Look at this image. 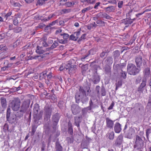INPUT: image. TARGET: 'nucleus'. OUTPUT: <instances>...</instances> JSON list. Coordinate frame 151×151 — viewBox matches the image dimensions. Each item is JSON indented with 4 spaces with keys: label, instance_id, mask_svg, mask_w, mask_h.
Returning <instances> with one entry per match:
<instances>
[{
    "label": "nucleus",
    "instance_id": "b1692460",
    "mask_svg": "<svg viewBox=\"0 0 151 151\" xmlns=\"http://www.w3.org/2000/svg\"><path fill=\"white\" fill-rule=\"evenodd\" d=\"M47 73H48L47 71L45 70L40 73V80L45 79L46 81V77Z\"/></svg>",
    "mask_w": 151,
    "mask_h": 151
},
{
    "label": "nucleus",
    "instance_id": "7ed1b4c3",
    "mask_svg": "<svg viewBox=\"0 0 151 151\" xmlns=\"http://www.w3.org/2000/svg\"><path fill=\"white\" fill-rule=\"evenodd\" d=\"M135 60L137 68H145L147 66V60L143 59L141 56L139 55L135 57Z\"/></svg>",
    "mask_w": 151,
    "mask_h": 151
},
{
    "label": "nucleus",
    "instance_id": "8fccbe9b",
    "mask_svg": "<svg viewBox=\"0 0 151 151\" xmlns=\"http://www.w3.org/2000/svg\"><path fill=\"white\" fill-rule=\"evenodd\" d=\"M127 73L125 70L121 71L120 73L121 77H122L123 79H125L126 78Z\"/></svg>",
    "mask_w": 151,
    "mask_h": 151
},
{
    "label": "nucleus",
    "instance_id": "423d86ee",
    "mask_svg": "<svg viewBox=\"0 0 151 151\" xmlns=\"http://www.w3.org/2000/svg\"><path fill=\"white\" fill-rule=\"evenodd\" d=\"M75 99L76 102L77 103H79L81 101L83 104H84L87 101L88 99L87 96H82L77 93L75 94Z\"/></svg>",
    "mask_w": 151,
    "mask_h": 151
},
{
    "label": "nucleus",
    "instance_id": "f8f14e48",
    "mask_svg": "<svg viewBox=\"0 0 151 151\" xmlns=\"http://www.w3.org/2000/svg\"><path fill=\"white\" fill-rule=\"evenodd\" d=\"M147 82V80L145 79H142V83L137 89V91L139 93H143L144 88L146 86Z\"/></svg>",
    "mask_w": 151,
    "mask_h": 151
},
{
    "label": "nucleus",
    "instance_id": "ddd939ff",
    "mask_svg": "<svg viewBox=\"0 0 151 151\" xmlns=\"http://www.w3.org/2000/svg\"><path fill=\"white\" fill-rule=\"evenodd\" d=\"M123 137L122 135H119L117 138L114 144L115 146H119L121 145L123 142Z\"/></svg>",
    "mask_w": 151,
    "mask_h": 151
},
{
    "label": "nucleus",
    "instance_id": "1a4fd4ad",
    "mask_svg": "<svg viewBox=\"0 0 151 151\" xmlns=\"http://www.w3.org/2000/svg\"><path fill=\"white\" fill-rule=\"evenodd\" d=\"M60 117V114L58 113H56L52 116V122L53 124L52 127L54 129H55L56 127Z\"/></svg>",
    "mask_w": 151,
    "mask_h": 151
},
{
    "label": "nucleus",
    "instance_id": "6e6d98bb",
    "mask_svg": "<svg viewBox=\"0 0 151 151\" xmlns=\"http://www.w3.org/2000/svg\"><path fill=\"white\" fill-rule=\"evenodd\" d=\"M78 38V37L75 36L73 35H71L69 37V40L74 41H76Z\"/></svg>",
    "mask_w": 151,
    "mask_h": 151
},
{
    "label": "nucleus",
    "instance_id": "49530a36",
    "mask_svg": "<svg viewBox=\"0 0 151 151\" xmlns=\"http://www.w3.org/2000/svg\"><path fill=\"white\" fill-rule=\"evenodd\" d=\"M25 112H21L20 109L19 111L17 112V113L16 114H15V115L17 117L20 118L21 117L23 116V114Z\"/></svg>",
    "mask_w": 151,
    "mask_h": 151
},
{
    "label": "nucleus",
    "instance_id": "774afa93",
    "mask_svg": "<svg viewBox=\"0 0 151 151\" xmlns=\"http://www.w3.org/2000/svg\"><path fill=\"white\" fill-rule=\"evenodd\" d=\"M8 124L6 123L5 124L3 127V130L4 132H6L7 130H8Z\"/></svg>",
    "mask_w": 151,
    "mask_h": 151
},
{
    "label": "nucleus",
    "instance_id": "6ab92c4d",
    "mask_svg": "<svg viewBox=\"0 0 151 151\" xmlns=\"http://www.w3.org/2000/svg\"><path fill=\"white\" fill-rule=\"evenodd\" d=\"M134 130L132 129H130L128 130L125 134L126 137L129 139H131L133 137V135L134 133Z\"/></svg>",
    "mask_w": 151,
    "mask_h": 151
},
{
    "label": "nucleus",
    "instance_id": "a19ab883",
    "mask_svg": "<svg viewBox=\"0 0 151 151\" xmlns=\"http://www.w3.org/2000/svg\"><path fill=\"white\" fill-rule=\"evenodd\" d=\"M82 73L85 72L88 69V65L87 64L83 65L81 66Z\"/></svg>",
    "mask_w": 151,
    "mask_h": 151
},
{
    "label": "nucleus",
    "instance_id": "c9c22d12",
    "mask_svg": "<svg viewBox=\"0 0 151 151\" xmlns=\"http://www.w3.org/2000/svg\"><path fill=\"white\" fill-rule=\"evenodd\" d=\"M108 138L110 140H113L114 138V132L112 131L107 133Z\"/></svg>",
    "mask_w": 151,
    "mask_h": 151
},
{
    "label": "nucleus",
    "instance_id": "ea45409f",
    "mask_svg": "<svg viewBox=\"0 0 151 151\" xmlns=\"http://www.w3.org/2000/svg\"><path fill=\"white\" fill-rule=\"evenodd\" d=\"M11 109L10 108H7L6 111V118L7 120H9L10 116Z\"/></svg>",
    "mask_w": 151,
    "mask_h": 151
},
{
    "label": "nucleus",
    "instance_id": "338daca9",
    "mask_svg": "<svg viewBox=\"0 0 151 151\" xmlns=\"http://www.w3.org/2000/svg\"><path fill=\"white\" fill-rule=\"evenodd\" d=\"M74 4V3H73V4L72 2L68 1L65 3V5L66 6L68 7H70L72 5H73Z\"/></svg>",
    "mask_w": 151,
    "mask_h": 151
},
{
    "label": "nucleus",
    "instance_id": "13d9d810",
    "mask_svg": "<svg viewBox=\"0 0 151 151\" xmlns=\"http://www.w3.org/2000/svg\"><path fill=\"white\" fill-rule=\"evenodd\" d=\"M58 20H56L54 21H53L51 23H50L48 25H47L46 27H50L51 26H53L56 23H57L58 22Z\"/></svg>",
    "mask_w": 151,
    "mask_h": 151
},
{
    "label": "nucleus",
    "instance_id": "2eb2a0df",
    "mask_svg": "<svg viewBox=\"0 0 151 151\" xmlns=\"http://www.w3.org/2000/svg\"><path fill=\"white\" fill-rule=\"evenodd\" d=\"M43 114V112L40 111L39 113L33 115L34 119V123L38 124V121L41 119Z\"/></svg>",
    "mask_w": 151,
    "mask_h": 151
},
{
    "label": "nucleus",
    "instance_id": "dca6fc26",
    "mask_svg": "<svg viewBox=\"0 0 151 151\" xmlns=\"http://www.w3.org/2000/svg\"><path fill=\"white\" fill-rule=\"evenodd\" d=\"M105 119L106 123V127L110 129H112L114 125V121L108 117H106Z\"/></svg>",
    "mask_w": 151,
    "mask_h": 151
},
{
    "label": "nucleus",
    "instance_id": "9b49d317",
    "mask_svg": "<svg viewBox=\"0 0 151 151\" xmlns=\"http://www.w3.org/2000/svg\"><path fill=\"white\" fill-rule=\"evenodd\" d=\"M71 110L74 115H76L79 113L81 111V108L77 105L73 104L71 106Z\"/></svg>",
    "mask_w": 151,
    "mask_h": 151
},
{
    "label": "nucleus",
    "instance_id": "72a5a7b5",
    "mask_svg": "<svg viewBox=\"0 0 151 151\" xmlns=\"http://www.w3.org/2000/svg\"><path fill=\"white\" fill-rule=\"evenodd\" d=\"M20 14H17L15 15L13 20V24L14 25H17L18 24L19 21L18 20L17 18H20Z\"/></svg>",
    "mask_w": 151,
    "mask_h": 151
},
{
    "label": "nucleus",
    "instance_id": "6e6552de",
    "mask_svg": "<svg viewBox=\"0 0 151 151\" xmlns=\"http://www.w3.org/2000/svg\"><path fill=\"white\" fill-rule=\"evenodd\" d=\"M30 102L29 99H25L22 103L21 107V111L25 112L29 107Z\"/></svg>",
    "mask_w": 151,
    "mask_h": 151
},
{
    "label": "nucleus",
    "instance_id": "4be33fe9",
    "mask_svg": "<svg viewBox=\"0 0 151 151\" xmlns=\"http://www.w3.org/2000/svg\"><path fill=\"white\" fill-rule=\"evenodd\" d=\"M68 133L71 135H73V128L72 123L69 121L68 123Z\"/></svg>",
    "mask_w": 151,
    "mask_h": 151
},
{
    "label": "nucleus",
    "instance_id": "e2e57ef3",
    "mask_svg": "<svg viewBox=\"0 0 151 151\" xmlns=\"http://www.w3.org/2000/svg\"><path fill=\"white\" fill-rule=\"evenodd\" d=\"M86 34H84L82 35L81 37L79 38L78 40V43H80V42L82 41L83 39H84L85 38V37L86 36Z\"/></svg>",
    "mask_w": 151,
    "mask_h": 151
},
{
    "label": "nucleus",
    "instance_id": "4c0bfd02",
    "mask_svg": "<svg viewBox=\"0 0 151 151\" xmlns=\"http://www.w3.org/2000/svg\"><path fill=\"white\" fill-rule=\"evenodd\" d=\"M104 69L105 73L106 74H111V68L109 66H106L104 68Z\"/></svg>",
    "mask_w": 151,
    "mask_h": 151
},
{
    "label": "nucleus",
    "instance_id": "a18cd8bd",
    "mask_svg": "<svg viewBox=\"0 0 151 151\" xmlns=\"http://www.w3.org/2000/svg\"><path fill=\"white\" fill-rule=\"evenodd\" d=\"M76 69L75 65H71L70 69L69 70V71L70 73L75 72V70Z\"/></svg>",
    "mask_w": 151,
    "mask_h": 151
},
{
    "label": "nucleus",
    "instance_id": "58836bf2",
    "mask_svg": "<svg viewBox=\"0 0 151 151\" xmlns=\"http://www.w3.org/2000/svg\"><path fill=\"white\" fill-rule=\"evenodd\" d=\"M60 35L61 36H63V38L64 40H67L69 37V35L63 32L61 33Z\"/></svg>",
    "mask_w": 151,
    "mask_h": 151
},
{
    "label": "nucleus",
    "instance_id": "de8ad7c7",
    "mask_svg": "<svg viewBox=\"0 0 151 151\" xmlns=\"http://www.w3.org/2000/svg\"><path fill=\"white\" fill-rule=\"evenodd\" d=\"M58 45V41H54L53 44L50 47V48L51 49H53L54 48L56 47Z\"/></svg>",
    "mask_w": 151,
    "mask_h": 151
},
{
    "label": "nucleus",
    "instance_id": "bb28decb",
    "mask_svg": "<svg viewBox=\"0 0 151 151\" xmlns=\"http://www.w3.org/2000/svg\"><path fill=\"white\" fill-rule=\"evenodd\" d=\"M106 12L108 13L111 12H114L115 10V8L114 6H109L105 8Z\"/></svg>",
    "mask_w": 151,
    "mask_h": 151
},
{
    "label": "nucleus",
    "instance_id": "f03ea898",
    "mask_svg": "<svg viewBox=\"0 0 151 151\" xmlns=\"http://www.w3.org/2000/svg\"><path fill=\"white\" fill-rule=\"evenodd\" d=\"M141 70L133 64L129 63L127 67V72L129 75L134 76L139 73Z\"/></svg>",
    "mask_w": 151,
    "mask_h": 151
},
{
    "label": "nucleus",
    "instance_id": "5701e85b",
    "mask_svg": "<svg viewBox=\"0 0 151 151\" xmlns=\"http://www.w3.org/2000/svg\"><path fill=\"white\" fill-rule=\"evenodd\" d=\"M0 100L2 107L4 109L6 108L7 106L6 99L4 97H2L0 98Z\"/></svg>",
    "mask_w": 151,
    "mask_h": 151
},
{
    "label": "nucleus",
    "instance_id": "aec40b11",
    "mask_svg": "<svg viewBox=\"0 0 151 151\" xmlns=\"http://www.w3.org/2000/svg\"><path fill=\"white\" fill-rule=\"evenodd\" d=\"M114 129L116 133H120L122 130L121 125L119 122L116 123L114 124Z\"/></svg>",
    "mask_w": 151,
    "mask_h": 151
},
{
    "label": "nucleus",
    "instance_id": "0eeeda50",
    "mask_svg": "<svg viewBox=\"0 0 151 151\" xmlns=\"http://www.w3.org/2000/svg\"><path fill=\"white\" fill-rule=\"evenodd\" d=\"M132 11V10H131L129 11L128 13L126 14L127 17H129V18H126L121 20V23H123L126 25V27H128L129 24H131L133 22V21L132 20V19L130 18L131 16L130 14V13H131Z\"/></svg>",
    "mask_w": 151,
    "mask_h": 151
},
{
    "label": "nucleus",
    "instance_id": "c756f323",
    "mask_svg": "<svg viewBox=\"0 0 151 151\" xmlns=\"http://www.w3.org/2000/svg\"><path fill=\"white\" fill-rule=\"evenodd\" d=\"M105 62L107 65H110L113 63V58L111 57H108L105 60Z\"/></svg>",
    "mask_w": 151,
    "mask_h": 151
},
{
    "label": "nucleus",
    "instance_id": "3c124183",
    "mask_svg": "<svg viewBox=\"0 0 151 151\" xmlns=\"http://www.w3.org/2000/svg\"><path fill=\"white\" fill-rule=\"evenodd\" d=\"M57 41L59 43L62 44H65L68 43L67 40H60L58 38L57 39Z\"/></svg>",
    "mask_w": 151,
    "mask_h": 151
},
{
    "label": "nucleus",
    "instance_id": "e433bc0d",
    "mask_svg": "<svg viewBox=\"0 0 151 151\" xmlns=\"http://www.w3.org/2000/svg\"><path fill=\"white\" fill-rule=\"evenodd\" d=\"M120 70L122 71L125 70L126 64L125 63H121L120 65Z\"/></svg>",
    "mask_w": 151,
    "mask_h": 151
},
{
    "label": "nucleus",
    "instance_id": "a878e982",
    "mask_svg": "<svg viewBox=\"0 0 151 151\" xmlns=\"http://www.w3.org/2000/svg\"><path fill=\"white\" fill-rule=\"evenodd\" d=\"M55 149L56 151H63V147L58 142H56L55 143Z\"/></svg>",
    "mask_w": 151,
    "mask_h": 151
},
{
    "label": "nucleus",
    "instance_id": "09e8293b",
    "mask_svg": "<svg viewBox=\"0 0 151 151\" xmlns=\"http://www.w3.org/2000/svg\"><path fill=\"white\" fill-rule=\"evenodd\" d=\"M104 14L105 13L100 12L98 13L96 15V17H98L99 18H101L104 17Z\"/></svg>",
    "mask_w": 151,
    "mask_h": 151
},
{
    "label": "nucleus",
    "instance_id": "0e129e2a",
    "mask_svg": "<svg viewBox=\"0 0 151 151\" xmlns=\"http://www.w3.org/2000/svg\"><path fill=\"white\" fill-rule=\"evenodd\" d=\"M92 8H93L92 7H91V6L88 7L86 8H85L83 9L82 10V12L83 13H85L86 12L92 9Z\"/></svg>",
    "mask_w": 151,
    "mask_h": 151
},
{
    "label": "nucleus",
    "instance_id": "4d7b16f0",
    "mask_svg": "<svg viewBox=\"0 0 151 151\" xmlns=\"http://www.w3.org/2000/svg\"><path fill=\"white\" fill-rule=\"evenodd\" d=\"M87 112L88 111H86V109L85 108H83L81 110V113L82 114L81 116H82V117L85 116L87 114Z\"/></svg>",
    "mask_w": 151,
    "mask_h": 151
},
{
    "label": "nucleus",
    "instance_id": "c85d7f7f",
    "mask_svg": "<svg viewBox=\"0 0 151 151\" xmlns=\"http://www.w3.org/2000/svg\"><path fill=\"white\" fill-rule=\"evenodd\" d=\"M46 51H45L42 49V47H40L39 46H37V48L36 50V52L38 54H43Z\"/></svg>",
    "mask_w": 151,
    "mask_h": 151
},
{
    "label": "nucleus",
    "instance_id": "c03bdc74",
    "mask_svg": "<svg viewBox=\"0 0 151 151\" xmlns=\"http://www.w3.org/2000/svg\"><path fill=\"white\" fill-rule=\"evenodd\" d=\"M101 95L102 96H104L106 95V92L105 90V89L104 86H102L101 87Z\"/></svg>",
    "mask_w": 151,
    "mask_h": 151
},
{
    "label": "nucleus",
    "instance_id": "a211bd4d",
    "mask_svg": "<svg viewBox=\"0 0 151 151\" xmlns=\"http://www.w3.org/2000/svg\"><path fill=\"white\" fill-rule=\"evenodd\" d=\"M82 118V116L74 117V124L78 127V129H80V124L81 122V119Z\"/></svg>",
    "mask_w": 151,
    "mask_h": 151
},
{
    "label": "nucleus",
    "instance_id": "37998d69",
    "mask_svg": "<svg viewBox=\"0 0 151 151\" xmlns=\"http://www.w3.org/2000/svg\"><path fill=\"white\" fill-rule=\"evenodd\" d=\"M136 39V35H134L132 39L130 40L128 43L127 45H132L133 42L135 41Z\"/></svg>",
    "mask_w": 151,
    "mask_h": 151
},
{
    "label": "nucleus",
    "instance_id": "79ce46f5",
    "mask_svg": "<svg viewBox=\"0 0 151 151\" xmlns=\"http://www.w3.org/2000/svg\"><path fill=\"white\" fill-rule=\"evenodd\" d=\"M98 26H105V22L102 20H98L96 22Z\"/></svg>",
    "mask_w": 151,
    "mask_h": 151
},
{
    "label": "nucleus",
    "instance_id": "bf43d9fd",
    "mask_svg": "<svg viewBox=\"0 0 151 151\" xmlns=\"http://www.w3.org/2000/svg\"><path fill=\"white\" fill-rule=\"evenodd\" d=\"M142 79V77L140 76H138L136 79L135 82L136 84H138L140 82Z\"/></svg>",
    "mask_w": 151,
    "mask_h": 151
},
{
    "label": "nucleus",
    "instance_id": "f257e3e1",
    "mask_svg": "<svg viewBox=\"0 0 151 151\" xmlns=\"http://www.w3.org/2000/svg\"><path fill=\"white\" fill-rule=\"evenodd\" d=\"M95 63L93 61L91 63L90 66H91V70L92 71V75L91 78L90 79V81L91 82L93 83L96 84L98 83L100 80V76L97 73V69L100 67L99 65H93Z\"/></svg>",
    "mask_w": 151,
    "mask_h": 151
},
{
    "label": "nucleus",
    "instance_id": "69168bd1",
    "mask_svg": "<svg viewBox=\"0 0 151 151\" xmlns=\"http://www.w3.org/2000/svg\"><path fill=\"white\" fill-rule=\"evenodd\" d=\"M100 88V87L99 86H96L95 88V91L98 95H100V92L99 91Z\"/></svg>",
    "mask_w": 151,
    "mask_h": 151
},
{
    "label": "nucleus",
    "instance_id": "052dcab7",
    "mask_svg": "<svg viewBox=\"0 0 151 151\" xmlns=\"http://www.w3.org/2000/svg\"><path fill=\"white\" fill-rule=\"evenodd\" d=\"M22 30V28L20 27H17L14 29V31L16 33H19L21 32Z\"/></svg>",
    "mask_w": 151,
    "mask_h": 151
},
{
    "label": "nucleus",
    "instance_id": "7c9ffc66",
    "mask_svg": "<svg viewBox=\"0 0 151 151\" xmlns=\"http://www.w3.org/2000/svg\"><path fill=\"white\" fill-rule=\"evenodd\" d=\"M38 124H36L35 123H34L33 125L32 126V129L31 132V135L32 136H33L36 131V129L37 127Z\"/></svg>",
    "mask_w": 151,
    "mask_h": 151
},
{
    "label": "nucleus",
    "instance_id": "393cba45",
    "mask_svg": "<svg viewBox=\"0 0 151 151\" xmlns=\"http://www.w3.org/2000/svg\"><path fill=\"white\" fill-rule=\"evenodd\" d=\"M77 93L81 95L82 96H86V91L83 89V88L82 86H80L79 88V92H77Z\"/></svg>",
    "mask_w": 151,
    "mask_h": 151
},
{
    "label": "nucleus",
    "instance_id": "864d4df0",
    "mask_svg": "<svg viewBox=\"0 0 151 151\" xmlns=\"http://www.w3.org/2000/svg\"><path fill=\"white\" fill-rule=\"evenodd\" d=\"M151 129L148 128L146 130V135L147 140L149 141V134L151 133Z\"/></svg>",
    "mask_w": 151,
    "mask_h": 151
},
{
    "label": "nucleus",
    "instance_id": "cd10ccee",
    "mask_svg": "<svg viewBox=\"0 0 151 151\" xmlns=\"http://www.w3.org/2000/svg\"><path fill=\"white\" fill-rule=\"evenodd\" d=\"M39 109V107L38 104H34V108L33 110V115L38 113V111Z\"/></svg>",
    "mask_w": 151,
    "mask_h": 151
},
{
    "label": "nucleus",
    "instance_id": "20e7f679",
    "mask_svg": "<svg viewBox=\"0 0 151 151\" xmlns=\"http://www.w3.org/2000/svg\"><path fill=\"white\" fill-rule=\"evenodd\" d=\"M21 101L18 97L14 98L10 104V106L14 111H18L20 107Z\"/></svg>",
    "mask_w": 151,
    "mask_h": 151
},
{
    "label": "nucleus",
    "instance_id": "f3484780",
    "mask_svg": "<svg viewBox=\"0 0 151 151\" xmlns=\"http://www.w3.org/2000/svg\"><path fill=\"white\" fill-rule=\"evenodd\" d=\"M144 77L143 79H145L147 80V78H148L150 76V69L149 67L145 68L143 71Z\"/></svg>",
    "mask_w": 151,
    "mask_h": 151
},
{
    "label": "nucleus",
    "instance_id": "5fc2aeb1",
    "mask_svg": "<svg viewBox=\"0 0 151 151\" xmlns=\"http://www.w3.org/2000/svg\"><path fill=\"white\" fill-rule=\"evenodd\" d=\"M109 52V51H108V50H105L104 51H103L100 54V57L102 58H103L106 55V53L108 52Z\"/></svg>",
    "mask_w": 151,
    "mask_h": 151
},
{
    "label": "nucleus",
    "instance_id": "2f4dec72",
    "mask_svg": "<svg viewBox=\"0 0 151 151\" xmlns=\"http://www.w3.org/2000/svg\"><path fill=\"white\" fill-rule=\"evenodd\" d=\"M113 57L114 59V60L116 61L115 59L118 58L120 55V52L118 50H116L113 52Z\"/></svg>",
    "mask_w": 151,
    "mask_h": 151
},
{
    "label": "nucleus",
    "instance_id": "4468645a",
    "mask_svg": "<svg viewBox=\"0 0 151 151\" xmlns=\"http://www.w3.org/2000/svg\"><path fill=\"white\" fill-rule=\"evenodd\" d=\"M55 15L54 14H52L51 15H49L47 18H45L43 19H42V16H40L39 15H36L34 19H41L42 22H46L50 20L51 18L53 17Z\"/></svg>",
    "mask_w": 151,
    "mask_h": 151
},
{
    "label": "nucleus",
    "instance_id": "603ef678",
    "mask_svg": "<svg viewBox=\"0 0 151 151\" xmlns=\"http://www.w3.org/2000/svg\"><path fill=\"white\" fill-rule=\"evenodd\" d=\"M52 72H50L48 73H47L46 81H48L49 82V80L52 78Z\"/></svg>",
    "mask_w": 151,
    "mask_h": 151
},
{
    "label": "nucleus",
    "instance_id": "412c9836",
    "mask_svg": "<svg viewBox=\"0 0 151 151\" xmlns=\"http://www.w3.org/2000/svg\"><path fill=\"white\" fill-rule=\"evenodd\" d=\"M116 61H114V63L113 67V69L114 71V73H118L120 70V65L119 64H117L115 65L116 63Z\"/></svg>",
    "mask_w": 151,
    "mask_h": 151
},
{
    "label": "nucleus",
    "instance_id": "f704fd0d",
    "mask_svg": "<svg viewBox=\"0 0 151 151\" xmlns=\"http://www.w3.org/2000/svg\"><path fill=\"white\" fill-rule=\"evenodd\" d=\"M94 99L92 100L91 99L89 101V106L92 109L95 108L97 106V105L95 104L94 103L93 101H95Z\"/></svg>",
    "mask_w": 151,
    "mask_h": 151
},
{
    "label": "nucleus",
    "instance_id": "473e14b6",
    "mask_svg": "<svg viewBox=\"0 0 151 151\" xmlns=\"http://www.w3.org/2000/svg\"><path fill=\"white\" fill-rule=\"evenodd\" d=\"M16 118L15 115H13L11 118H9V120H7V121H9V123L12 124L15 122Z\"/></svg>",
    "mask_w": 151,
    "mask_h": 151
},
{
    "label": "nucleus",
    "instance_id": "9d476101",
    "mask_svg": "<svg viewBox=\"0 0 151 151\" xmlns=\"http://www.w3.org/2000/svg\"><path fill=\"white\" fill-rule=\"evenodd\" d=\"M52 111L51 108L48 107H45V108L44 117L45 120L47 121L50 119Z\"/></svg>",
    "mask_w": 151,
    "mask_h": 151
},
{
    "label": "nucleus",
    "instance_id": "680f3d73",
    "mask_svg": "<svg viewBox=\"0 0 151 151\" xmlns=\"http://www.w3.org/2000/svg\"><path fill=\"white\" fill-rule=\"evenodd\" d=\"M20 43V42L19 40H17L13 44V45L12 46L14 48L16 47L17 46L19 45Z\"/></svg>",
    "mask_w": 151,
    "mask_h": 151
},
{
    "label": "nucleus",
    "instance_id": "39448f33",
    "mask_svg": "<svg viewBox=\"0 0 151 151\" xmlns=\"http://www.w3.org/2000/svg\"><path fill=\"white\" fill-rule=\"evenodd\" d=\"M144 145L143 141L141 137L137 135L136 138L135 145H134V148H137V149H141Z\"/></svg>",
    "mask_w": 151,
    "mask_h": 151
}]
</instances>
